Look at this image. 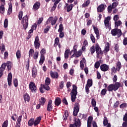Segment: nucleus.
Returning a JSON list of instances; mask_svg holds the SVG:
<instances>
[{
    "label": "nucleus",
    "mask_w": 127,
    "mask_h": 127,
    "mask_svg": "<svg viewBox=\"0 0 127 127\" xmlns=\"http://www.w3.org/2000/svg\"><path fill=\"white\" fill-rule=\"evenodd\" d=\"M41 121V117L39 116L37 117L35 120H34V118H32L29 120L28 122V126L29 127H32V126H34V127H37L39 125L40 122Z\"/></svg>",
    "instance_id": "nucleus-1"
},
{
    "label": "nucleus",
    "mask_w": 127,
    "mask_h": 127,
    "mask_svg": "<svg viewBox=\"0 0 127 127\" xmlns=\"http://www.w3.org/2000/svg\"><path fill=\"white\" fill-rule=\"evenodd\" d=\"M72 88L73 89L71 90L70 96L71 102H74L76 100V99H77V94H78V92H77V87L76 85H72Z\"/></svg>",
    "instance_id": "nucleus-2"
},
{
    "label": "nucleus",
    "mask_w": 127,
    "mask_h": 127,
    "mask_svg": "<svg viewBox=\"0 0 127 127\" xmlns=\"http://www.w3.org/2000/svg\"><path fill=\"white\" fill-rule=\"evenodd\" d=\"M120 87H121V83L116 82L115 84H111L108 85L107 89L109 92H113V91H117Z\"/></svg>",
    "instance_id": "nucleus-3"
},
{
    "label": "nucleus",
    "mask_w": 127,
    "mask_h": 127,
    "mask_svg": "<svg viewBox=\"0 0 127 127\" xmlns=\"http://www.w3.org/2000/svg\"><path fill=\"white\" fill-rule=\"evenodd\" d=\"M111 34L112 36H117L118 38H120L123 35V32L120 29L115 28L111 30Z\"/></svg>",
    "instance_id": "nucleus-4"
},
{
    "label": "nucleus",
    "mask_w": 127,
    "mask_h": 127,
    "mask_svg": "<svg viewBox=\"0 0 127 127\" xmlns=\"http://www.w3.org/2000/svg\"><path fill=\"white\" fill-rule=\"evenodd\" d=\"M21 23L23 24V29L26 30L27 27H28V16L27 15L23 17Z\"/></svg>",
    "instance_id": "nucleus-5"
},
{
    "label": "nucleus",
    "mask_w": 127,
    "mask_h": 127,
    "mask_svg": "<svg viewBox=\"0 0 127 127\" xmlns=\"http://www.w3.org/2000/svg\"><path fill=\"white\" fill-rule=\"evenodd\" d=\"M29 88L30 91L32 93H36L37 91V87H36V85L34 82L31 81L29 84Z\"/></svg>",
    "instance_id": "nucleus-6"
},
{
    "label": "nucleus",
    "mask_w": 127,
    "mask_h": 127,
    "mask_svg": "<svg viewBox=\"0 0 127 127\" xmlns=\"http://www.w3.org/2000/svg\"><path fill=\"white\" fill-rule=\"evenodd\" d=\"M95 51L97 54V57H99V55H103L104 54V52L102 51V49L100 47V45L98 44H96L95 45Z\"/></svg>",
    "instance_id": "nucleus-7"
},
{
    "label": "nucleus",
    "mask_w": 127,
    "mask_h": 127,
    "mask_svg": "<svg viewBox=\"0 0 127 127\" xmlns=\"http://www.w3.org/2000/svg\"><path fill=\"white\" fill-rule=\"evenodd\" d=\"M79 107H80V104L78 103H75L74 105V107L73 108V115L74 117H77V115H78V113H79Z\"/></svg>",
    "instance_id": "nucleus-8"
},
{
    "label": "nucleus",
    "mask_w": 127,
    "mask_h": 127,
    "mask_svg": "<svg viewBox=\"0 0 127 127\" xmlns=\"http://www.w3.org/2000/svg\"><path fill=\"white\" fill-rule=\"evenodd\" d=\"M111 20V17L110 16H108L106 18H105V19L104 20V25L106 28V29H110L111 28V23H110V21Z\"/></svg>",
    "instance_id": "nucleus-9"
},
{
    "label": "nucleus",
    "mask_w": 127,
    "mask_h": 127,
    "mask_svg": "<svg viewBox=\"0 0 127 127\" xmlns=\"http://www.w3.org/2000/svg\"><path fill=\"white\" fill-rule=\"evenodd\" d=\"M34 47L35 49H39L40 47V41L39 40V37L37 36L35 37V41H34Z\"/></svg>",
    "instance_id": "nucleus-10"
},
{
    "label": "nucleus",
    "mask_w": 127,
    "mask_h": 127,
    "mask_svg": "<svg viewBox=\"0 0 127 127\" xmlns=\"http://www.w3.org/2000/svg\"><path fill=\"white\" fill-rule=\"evenodd\" d=\"M63 25L62 24H60L59 28L58 30L59 32V37L60 38H63L64 37V32H63Z\"/></svg>",
    "instance_id": "nucleus-11"
},
{
    "label": "nucleus",
    "mask_w": 127,
    "mask_h": 127,
    "mask_svg": "<svg viewBox=\"0 0 127 127\" xmlns=\"http://www.w3.org/2000/svg\"><path fill=\"white\" fill-rule=\"evenodd\" d=\"M106 7H107V5L101 4L97 8V12H103L106 9Z\"/></svg>",
    "instance_id": "nucleus-12"
},
{
    "label": "nucleus",
    "mask_w": 127,
    "mask_h": 127,
    "mask_svg": "<svg viewBox=\"0 0 127 127\" xmlns=\"http://www.w3.org/2000/svg\"><path fill=\"white\" fill-rule=\"evenodd\" d=\"M52 110H53V106L52 105V100H50L48 102L47 111L48 112H51Z\"/></svg>",
    "instance_id": "nucleus-13"
},
{
    "label": "nucleus",
    "mask_w": 127,
    "mask_h": 127,
    "mask_svg": "<svg viewBox=\"0 0 127 127\" xmlns=\"http://www.w3.org/2000/svg\"><path fill=\"white\" fill-rule=\"evenodd\" d=\"M50 75L53 79H58V78H59V74H58V72L56 71L53 72L51 70L50 72Z\"/></svg>",
    "instance_id": "nucleus-14"
},
{
    "label": "nucleus",
    "mask_w": 127,
    "mask_h": 127,
    "mask_svg": "<svg viewBox=\"0 0 127 127\" xmlns=\"http://www.w3.org/2000/svg\"><path fill=\"white\" fill-rule=\"evenodd\" d=\"M109 69H110V66L107 64H104L100 66V69L101 71H103V72H107V71L109 70Z\"/></svg>",
    "instance_id": "nucleus-15"
},
{
    "label": "nucleus",
    "mask_w": 127,
    "mask_h": 127,
    "mask_svg": "<svg viewBox=\"0 0 127 127\" xmlns=\"http://www.w3.org/2000/svg\"><path fill=\"white\" fill-rule=\"evenodd\" d=\"M12 80V74L9 72L7 76V82L9 87H11V82Z\"/></svg>",
    "instance_id": "nucleus-16"
},
{
    "label": "nucleus",
    "mask_w": 127,
    "mask_h": 127,
    "mask_svg": "<svg viewBox=\"0 0 127 127\" xmlns=\"http://www.w3.org/2000/svg\"><path fill=\"white\" fill-rule=\"evenodd\" d=\"M40 2L37 1L36 2L33 6V8L32 9L33 10H34V11H36V10H38V9H39V8H40Z\"/></svg>",
    "instance_id": "nucleus-17"
},
{
    "label": "nucleus",
    "mask_w": 127,
    "mask_h": 127,
    "mask_svg": "<svg viewBox=\"0 0 127 127\" xmlns=\"http://www.w3.org/2000/svg\"><path fill=\"white\" fill-rule=\"evenodd\" d=\"M66 7V11L67 12H70L72 9H73V7H74V4H70L69 5L68 3H65V7L64 9Z\"/></svg>",
    "instance_id": "nucleus-18"
},
{
    "label": "nucleus",
    "mask_w": 127,
    "mask_h": 127,
    "mask_svg": "<svg viewBox=\"0 0 127 127\" xmlns=\"http://www.w3.org/2000/svg\"><path fill=\"white\" fill-rule=\"evenodd\" d=\"M74 123H73L74 125H76L77 127H81L82 123H81V121H80V119H76V117L74 118Z\"/></svg>",
    "instance_id": "nucleus-19"
},
{
    "label": "nucleus",
    "mask_w": 127,
    "mask_h": 127,
    "mask_svg": "<svg viewBox=\"0 0 127 127\" xmlns=\"http://www.w3.org/2000/svg\"><path fill=\"white\" fill-rule=\"evenodd\" d=\"M36 75H37V69H36V67H33L32 69V77L35 78Z\"/></svg>",
    "instance_id": "nucleus-20"
},
{
    "label": "nucleus",
    "mask_w": 127,
    "mask_h": 127,
    "mask_svg": "<svg viewBox=\"0 0 127 127\" xmlns=\"http://www.w3.org/2000/svg\"><path fill=\"white\" fill-rule=\"evenodd\" d=\"M23 98L25 102H29L30 101V96L28 93H25L23 95Z\"/></svg>",
    "instance_id": "nucleus-21"
},
{
    "label": "nucleus",
    "mask_w": 127,
    "mask_h": 127,
    "mask_svg": "<svg viewBox=\"0 0 127 127\" xmlns=\"http://www.w3.org/2000/svg\"><path fill=\"white\" fill-rule=\"evenodd\" d=\"M61 104V98L60 97H57L55 101V105L56 106H59Z\"/></svg>",
    "instance_id": "nucleus-22"
},
{
    "label": "nucleus",
    "mask_w": 127,
    "mask_h": 127,
    "mask_svg": "<svg viewBox=\"0 0 127 127\" xmlns=\"http://www.w3.org/2000/svg\"><path fill=\"white\" fill-rule=\"evenodd\" d=\"M118 0L119 1L120 0ZM112 1H115V2H114L113 3H112L111 6L112 7V8H116V7L119 5V2L117 1V0H112Z\"/></svg>",
    "instance_id": "nucleus-23"
},
{
    "label": "nucleus",
    "mask_w": 127,
    "mask_h": 127,
    "mask_svg": "<svg viewBox=\"0 0 127 127\" xmlns=\"http://www.w3.org/2000/svg\"><path fill=\"white\" fill-rule=\"evenodd\" d=\"M116 67L117 71H120V70H121L122 68V64L121 63V62L119 61L117 62Z\"/></svg>",
    "instance_id": "nucleus-24"
},
{
    "label": "nucleus",
    "mask_w": 127,
    "mask_h": 127,
    "mask_svg": "<svg viewBox=\"0 0 127 127\" xmlns=\"http://www.w3.org/2000/svg\"><path fill=\"white\" fill-rule=\"evenodd\" d=\"M86 86L87 87H92L93 86V80L92 79H88Z\"/></svg>",
    "instance_id": "nucleus-25"
},
{
    "label": "nucleus",
    "mask_w": 127,
    "mask_h": 127,
    "mask_svg": "<svg viewBox=\"0 0 127 127\" xmlns=\"http://www.w3.org/2000/svg\"><path fill=\"white\" fill-rule=\"evenodd\" d=\"M16 56L18 60L19 59H20V58H21V52L20 51V50H17L16 53Z\"/></svg>",
    "instance_id": "nucleus-26"
},
{
    "label": "nucleus",
    "mask_w": 127,
    "mask_h": 127,
    "mask_svg": "<svg viewBox=\"0 0 127 127\" xmlns=\"http://www.w3.org/2000/svg\"><path fill=\"white\" fill-rule=\"evenodd\" d=\"M45 102H46V99L44 98V97H41L40 99H39V102L41 106H44L45 105Z\"/></svg>",
    "instance_id": "nucleus-27"
},
{
    "label": "nucleus",
    "mask_w": 127,
    "mask_h": 127,
    "mask_svg": "<svg viewBox=\"0 0 127 127\" xmlns=\"http://www.w3.org/2000/svg\"><path fill=\"white\" fill-rule=\"evenodd\" d=\"M12 13V4L9 5L8 9L7 11V15H10Z\"/></svg>",
    "instance_id": "nucleus-28"
},
{
    "label": "nucleus",
    "mask_w": 127,
    "mask_h": 127,
    "mask_svg": "<svg viewBox=\"0 0 127 127\" xmlns=\"http://www.w3.org/2000/svg\"><path fill=\"white\" fill-rule=\"evenodd\" d=\"M44 61H45V56H40V59L39 61L40 65H42V64L44 63Z\"/></svg>",
    "instance_id": "nucleus-29"
},
{
    "label": "nucleus",
    "mask_w": 127,
    "mask_h": 127,
    "mask_svg": "<svg viewBox=\"0 0 127 127\" xmlns=\"http://www.w3.org/2000/svg\"><path fill=\"white\" fill-rule=\"evenodd\" d=\"M59 38L56 37L55 39V43L54 44V47H57L58 46V44H60Z\"/></svg>",
    "instance_id": "nucleus-30"
},
{
    "label": "nucleus",
    "mask_w": 127,
    "mask_h": 127,
    "mask_svg": "<svg viewBox=\"0 0 127 127\" xmlns=\"http://www.w3.org/2000/svg\"><path fill=\"white\" fill-rule=\"evenodd\" d=\"M6 66H7V69L8 71H9V70L11 69V67H12V63L10 62H7Z\"/></svg>",
    "instance_id": "nucleus-31"
},
{
    "label": "nucleus",
    "mask_w": 127,
    "mask_h": 127,
    "mask_svg": "<svg viewBox=\"0 0 127 127\" xmlns=\"http://www.w3.org/2000/svg\"><path fill=\"white\" fill-rule=\"evenodd\" d=\"M41 87L44 89V90H46V91H49V90H50V87H49V85L41 84Z\"/></svg>",
    "instance_id": "nucleus-32"
},
{
    "label": "nucleus",
    "mask_w": 127,
    "mask_h": 127,
    "mask_svg": "<svg viewBox=\"0 0 127 127\" xmlns=\"http://www.w3.org/2000/svg\"><path fill=\"white\" fill-rule=\"evenodd\" d=\"M90 0H87L82 4V7H87V6H89V4H90Z\"/></svg>",
    "instance_id": "nucleus-33"
},
{
    "label": "nucleus",
    "mask_w": 127,
    "mask_h": 127,
    "mask_svg": "<svg viewBox=\"0 0 127 127\" xmlns=\"http://www.w3.org/2000/svg\"><path fill=\"white\" fill-rule=\"evenodd\" d=\"M70 52V50L67 49L65 50L64 52V59H68V57H69V53Z\"/></svg>",
    "instance_id": "nucleus-34"
},
{
    "label": "nucleus",
    "mask_w": 127,
    "mask_h": 127,
    "mask_svg": "<svg viewBox=\"0 0 127 127\" xmlns=\"http://www.w3.org/2000/svg\"><path fill=\"white\" fill-rule=\"evenodd\" d=\"M104 51H105L106 53L109 52V51H110V43H107L105 45Z\"/></svg>",
    "instance_id": "nucleus-35"
},
{
    "label": "nucleus",
    "mask_w": 127,
    "mask_h": 127,
    "mask_svg": "<svg viewBox=\"0 0 127 127\" xmlns=\"http://www.w3.org/2000/svg\"><path fill=\"white\" fill-rule=\"evenodd\" d=\"M122 21L121 20L116 21L115 22V27L118 28V26L122 25Z\"/></svg>",
    "instance_id": "nucleus-36"
},
{
    "label": "nucleus",
    "mask_w": 127,
    "mask_h": 127,
    "mask_svg": "<svg viewBox=\"0 0 127 127\" xmlns=\"http://www.w3.org/2000/svg\"><path fill=\"white\" fill-rule=\"evenodd\" d=\"M0 50L1 52H4L5 51V46H4V44H1L0 45Z\"/></svg>",
    "instance_id": "nucleus-37"
},
{
    "label": "nucleus",
    "mask_w": 127,
    "mask_h": 127,
    "mask_svg": "<svg viewBox=\"0 0 127 127\" xmlns=\"http://www.w3.org/2000/svg\"><path fill=\"white\" fill-rule=\"evenodd\" d=\"M5 67H6V63H3L1 66L0 67V70L1 71H2L3 72L4 71V70H5Z\"/></svg>",
    "instance_id": "nucleus-38"
},
{
    "label": "nucleus",
    "mask_w": 127,
    "mask_h": 127,
    "mask_svg": "<svg viewBox=\"0 0 127 127\" xmlns=\"http://www.w3.org/2000/svg\"><path fill=\"white\" fill-rule=\"evenodd\" d=\"M57 20H58V17H57V16H56L55 17V19L52 20V21L51 22V25H55Z\"/></svg>",
    "instance_id": "nucleus-39"
},
{
    "label": "nucleus",
    "mask_w": 127,
    "mask_h": 127,
    "mask_svg": "<svg viewBox=\"0 0 127 127\" xmlns=\"http://www.w3.org/2000/svg\"><path fill=\"white\" fill-rule=\"evenodd\" d=\"M108 118H107L106 117H104V120H103V125L104 126V127H106V126H108V125H109L108 123Z\"/></svg>",
    "instance_id": "nucleus-40"
},
{
    "label": "nucleus",
    "mask_w": 127,
    "mask_h": 127,
    "mask_svg": "<svg viewBox=\"0 0 127 127\" xmlns=\"http://www.w3.org/2000/svg\"><path fill=\"white\" fill-rule=\"evenodd\" d=\"M41 54V56H45V54H46V49L45 48H43L41 51L40 52Z\"/></svg>",
    "instance_id": "nucleus-41"
},
{
    "label": "nucleus",
    "mask_w": 127,
    "mask_h": 127,
    "mask_svg": "<svg viewBox=\"0 0 127 127\" xmlns=\"http://www.w3.org/2000/svg\"><path fill=\"white\" fill-rule=\"evenodd\" d=\"M82 53H83V52H82V50H79L78 52H77L75 54L76 58L80 57L82 55Z\"/></svg>",
    "instance_id": "nucleus-42"
},
{
    "label": "nucleus",
    "mask_w": 127,
    "mask_h": 127,
    "mask_svg": "<svg viewBox=\"0 0 127 127\" xmlns=\"http://www.w3.org/2000/svg\"><path fill=\"white\" fill-rule=\"evenodd\" d=\"M107 90L106 88L103 89L100 92L101 96H106V94H107Z\"/></svg>",
    "instance_id": "nucleus-43"
},
{
    "label": "nucleus",
    "mask_w": 127,
    "mask_h": 127,
    "mask_svg": "<svg viewBox=\"0 0 127 127\" xmlns=\"http://www.w3.org/2000/svg\"><path fill=\"white\" fill-rule=\"evenodd\" d=\"M45 83V85H49L50 84H51V79H50V78L47 77L46 78Z\"/></svg>",
    "instance_id": "nucleus-44"
},
{
    "label": "nucleus",
    "mask_w": 127,
    "mask_h": 127,
    "mask_svg": "<svg viewBox=\"0 0 127 127\" xmlns=\"http://www.w3.org/2000/svg\"><path fill=\"white\" fill-rule=\"evenodd\" d=\"M92 27L95 34H99L100 33V32H99V29L97 27H95V26H92Z\"/></svg>",
    "instance_id": "nucleus-45"
},
{
    "label": "nucleus",
    "mask_w": 127,
    "mask_h": 127,
    "mask_svg": "<svg viewBox=\"0 0 127 127\" xmlns=\"http://www.w3.org/2000/svg\"><path fill=\"white\" fill-rule=\"evenodd\" d=\"M4 5H1L0 6V13L3 14L4 13Z\"/></svg>",
    "instance_id": "nucleus-46"
},
{
    "label": "nucleus",
    "mask_w": 127,
    "mask_h": 127,
    "mask_svg": "<svg viewBox=\"0 0 127 127\" xmlns=\"http://www.w3.org/2000/svg\"><path fill=\"white\" fill-rule=\"evenodd\" d=\"M38 56H39V53L38 52H35L33 55L34 59H35V60H36V59H38Z\"/></svg>",
    "instance_id": "nucleus-47"
},
{
    "label": "nucleus",
    "mask_w": 127,
    "mask_h": 127,
    "mask_svg": "<svg viewBox=\"0 0 127 127\" xmlns=\"http://www.w3.org/2000/svg\"><path fill=\"white\" fill-rule=\"evenodd\" d=\"M89 51L91 52V55H93V54L95 53V51H96V50H95V46H92L91 47H90Z\"/></svg>",
    "instance_id": "nucleus-48"
},
{
    "label": "nucleus",
    "mask_w": 127,
    "mask_h": 127,
    "mask_svg": "<svg viewBox=\"0 0 127 127\" xmlns=\"http://www.w3.org/2000/svg\"><path fill=\"white\" fill-rule=\"evenodd\" d=\"M13 83L14 84V87H17L18 86V81L17 78H14L13 80Z\"/></svg>",
    "instance_id": "nucleus-49"
},
{
    "label": "nucleus",
    "mask_w": 127,
    "mask_h": 127,
    "mask_svg": "<svg viewBox=\"0 0 127 127\" xmlns=\"http://www.w3.org/2000/svg\"><path fill=\"white\" fill-rule=\"evenodd\" d=\"M33 53H34V50L33 49H30L29 51V58H30L31 56L33 55Z\"/></svg>",
    "instance_id": "nucleus-50"
},
{
    "label": "nucleus",
    "mask_w": 127,
    "mask_h": 127,
    "mask_svg": "<svg viewBox=\"0 0 127 127\" xmlns=\"http://www.w3.org/2000/svg\"><path fill=\"white\" fill-rule=\"evenodd\" d=\"M90 39L92 42V43H95L96 42V39H95V36H94V35L93 34H91L90 35Z\"/></svg>",
    "instance_id": "nucleus-51"
},
{
    "label": "nucleus",
    "mask_w": 127,
    "mask_h": 127,
    "mask_svg": "<svg viewBox=\"0 0 127 127\" xmlns=\"http://www.w3.org/2000/svg\"><path fill=\"white\" fill-rule=\"evenodd\" d=\"M91 105L92 107H96V105H97V102L94 98H92L91 100Z\"/></svg>",
    "instance_id": "nucleus-52"
},
{
    "label": "nucleus",
    "mask_w": 127,
    "mask_h": 127,
    "mask_svg": "<svg viewBox=\"0 0 127 127\" xmlns=\"http://www.w3.org/2000/svg\"><path fill=\"white\" fill-rule=\"evenodd\" d=\"M51 28V27L49 25L47 26V28H46L44 30V33H48V31H49V30H50V28Z\"/></svg>",
    "instance_id": "nucleus-53"
},
{
    "label": "nucleus",
    "mask_w": 127,
    "mask_h": 127,
    "mask_svg": "<svg viewBox=\"0 0 127 127\" xmlns=\"http://www.w3.org/2000/svg\"><path fill=\"white\" fill-rule=\"evenodd\" d=\"M23 15V12L22 11H20L18 14V18L19 20H21V19H22Z\"/></svg>",
    "instance_id": "nucleus-54"
},
{
    "label": "nucleus",
    "mask_w": 127,
    "mask_h": 127,
    "mask_svg": "<svg viewBox=\"0 0 127 127\" xmlns=\"http://www.w3.org/2000/svg\"><path fill=\"white\" fill-rule=\"evenodd\" d=\"M64 117L65 118H64V121H66L67 120V118L69 117V113L68 112V111H65L64 113Z\"/></svg>",
    "instance_id": "nucleus-55"
},
{
    "label": "nucleus",
    "mask_w": 127,
    "mask_h": 127,
    "mask_svg": "<svg viewBox=\"0 0 127 127\" xmlns=\"http://www.w3.org/2000/svg\"><path fill=\"white\" fill-rule=\"evenodd\" d=\"M100 65H101L100 62H96L94 64V67L96 68V69H98L99 67H100Z\"/></svg>",
    "instance_id": "nucleus-56"
},
{
    "label": "nucleus",
    "mask_w": 127,
    "mask_h": 127,
    "mask_svg": "<svg viewBox=\"0 0 127 127\" xmlns=\"http://www.w3.org/2000/svg\"><path fill=\"white\" fill-rule=\"evenodd\" d=\"M8 126V121L6 120L2 125V127H7Z\"/></svg>",
    "instance_id": "nucleus-57"
},
{
    "label": "nucleus",
    "mask_w": 127,
    "mask_h": 127,
    "mask_svg": "<svg viewBox=\"0 0 127 127\" xmlns=\"http://www.w3.org/2000/svg\"><path fill=\"white\" fill-rule=\"evenodd\" d=\"M8 24V20H7V19H5L4 21V28H6V27H7Z\"/></svg>",
    "instance_id": "nucleus-58"
},
{
    "label": "nucleus",
    "mask_w": 127,
    "mask_h": 127,
    "mask_svg": "<svg viewBox=\"0 0 127 127\" xmlns=\"http://www.w3.org/2000/svg\"><path fill=\"white\" fill-rule=\"evenodd\" d=\"M27 64H26V69L27 70V71H28V70H29V63H30V60L29 59H28V61L27 62Z\"/></svg>",
    "instance_id": "nucleus-59"
},
{
    "label": "nucleus",
    "mask_w": 127,
    "mask_h": 127,
    "mask_svg": "<svg viewBox=\"0 0 127 127\" xmlns=\"http://www.w3.org/2000/svg\"><path fill=\"white\" fill-rule=\"evenodd\" d=\"M107 9H108V12H109V13H111L112 12V10L113 9V7L111 5H110L108 6Z\"/></svg>",
    "instance_id": "nucleus-60"
},
{
    "label": "nucleus",
    "mask_w": 127,
    "mask_h": 127,
    "mask_svg": "<svg viewBox=\"0 0 127 127\" xmlns=\"http://www.w3.org/2000/svg\"><path fill=\"white\" fill-rule=\"evenodd\" d=\"M52 19H53V17H50L46 22V24H49L52 21Z\"/></svg>",
    "instance_id": "nucleus-61"
},
{
    "label": "nucleus",
    "mask_w": 127,
    "mask_h": 127,
    "mask_svg": "<svg viewBox=\"0 0 127 127\" xmlns=\"http://www.w3.org/2000/svg\"><path fill=\"white\" fill-rule=\"evenodd\" d=\"M119 15H115L113 17V20L116 22L119 20Z\"/></svg>",
    "instance_id": "nucleus-62"
},
{
    "label": "nucleus",
    "mask_w": 127,
    "mask_h": 127,
    "mask_svg": "<svg viewBox=\"0 0 127 127\" xmlns=\"http://www.w3.org/2000/svg\"><path fill=\"white\" fill-rule=\"evenodd\" d=\"M123 45H124L125 46L127 45V37H125L123 39Z\"/></svg>",
    "instance_id": "nucleus-63"
},
{
    "label": "nucleus",
    "mask_w": 127,
    "mask_h": 127,
    "mask_svg": "<svg viewBox=\"0 0 127 127\" xmlns=\"http://www.w3.org/2000/svg\"><path fill=\"white\" fill-rule=\"evenodd\" d=\"M122 127H127V121H124L122 124Z\"/></svg>",
    "instance_id": "nucleus-64"
}]
</instances>
